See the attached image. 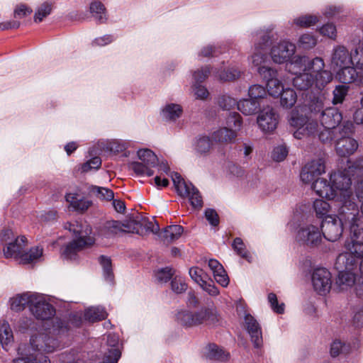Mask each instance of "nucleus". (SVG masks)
Returning <instances> with one entry per match:
<instances>
[{
	"instance_id": "obj_1",
	"label": "nucleus",
	"mask_w": 363,
	"mask_h": 363,
	"mask_svg": "<svg viewBox=\"0 0 363 363\" xmlns=\"http://www.w3.org/2000/svg\"><path fill=\"white\" fill-rule=\"evenodd\" d=\"M353 167L349 166L347 169L330 174L331 186L325 181H318L314 184V191L317 195L336 203L337 218L350 228L354 223L359 228L363 226L362 210L359 211L351 187L350 174Z\"/></svg>"
},
{
	"instance_id": "obj_2",
	"label": "nucleus",
	"mask_w": 363,
	"mask_h": 363,
	"mask_svg": "<svg viewBox=\"0 0 363 363\" xmlns=\"http://www.w3.org/2000/svg\"><path fill=\"white\" fill-rule=\"evenodd\" d=\"M286 69L296 75L293 84L299 90L319 93L333 78L332 72L325 69V62L320 57L310 59L306 55H296L286 64Z\"/></svg>"
},
{
	"instance_id": "obj_3",
	"label": "nucleus",
	"mask_w": 363,
	"mask_h": 363,
	"mask_svg": "<svg viewBox=\"0 0 363 363\" xmlns=\"http://www.w3.org/2000/svg\"><path fill=\"white\" fill-rule=\"evenodd\" d=\"M310 116L307 117L292 111L289 118L291 126L296 128L294 135L301 139L306 135H313L318 130V117L322 111H324L323 101L321 98L312 99L309 104Z\"/></svg>"
},
{
	"instance_id": "obj_4",
	"label": "nucleus",
	"mask_w": 363,
	"mask_h": 363,
	"mask_svg": "<svg viewBox=\"0 0 363 363\" xmlns=\"http://www.w3.org/2000/svg\"><path fill=\"white\" fill-rule=\"evenodd\" d=\"M68 331L67 325L57 320L51 328H45L43 332L33 335L30 345L33 350L40 353H51L60 347V339Z\"/></svg>"
},
{
	"instance_id": "obj_5",
	"label": "nucleus",
	"mask_w": 363,
	"mask_h": 363,
	"mask_svg": "<svg viewBox=\"0 0 363 363\" xmlns=\"http://www.w3.org/2000/svg\"><path fill=\"white\" fill-rule=\"evenodd\" d=\"M65 228L72 232L76 239L69 242L65 247L63 255L67 259H74L77 253L91 245L95 239L91 234V228L86 223L75 220L73 223H66Z\"/></svg>"
},
{
	"instance_id": "obj_6",
	"label": "nucleus",
	"mask_w": 363,
	"mask_h": 363,
	"mask_svg": "<svg viewBox=\"0 0 363 363\" xmlns=\"http://www.w3.org/2000/svg\"><path fill=\"white\" fill-rule=\"evenodd\" d=\"M105 228L107 229L108 235H116L120 232L137 234L147 232L157 233L160 229L158 224L141 215H137L125 223L116 220L108 221L105 225Z\"/></svg>"
},
{
	"instance_id": "obj_7",
	"label": "nucleus",
	"mask_w": 363,
	"mask_h": 363,
	"mask_svg": "<svg viewBox=\"0 0 363 363\" xmlns=\"http://www.w3.org/2000/svg\"><path fill=\"white\" fill-rule=\"evenodd\" d=\"M176 319L181 325L191 328L201 324L215 325L218 322V315L216 308H205L194 313L189 311H179Z\"/></svg>"
},
{
	"instance_id": "obj_8",
	"label": "nucleus",
	"mask_w": 363,
	"mask_h": 363,
	"mask_svg": "<svg viewBox=\"0 0 363 363\" xmlns=\"http://www.w3.org/2000/svg\"><path fill=\"white\" fill-rule=\"evenodd\" d=\"M347 252L344 254L349 255V262L352 261L363 275V226L359 228L356 223L350 227V238L345 242Z\"/></svg>"
},
{
	"instance_id": "obj_9",
	"label": "nucleus",
	"mask_w": 363,
	"mask_h": 363,
	"mask_svg": "<svg viewBox=\"0 0 363 363\" xmlns=\"http://www.w3.org/2000/svg\"><path fill=\"white\" fill-rule=\"evenodd\" d=\"M342 119V114L336 108H325L318 117L320 124L318 125V130L315 134H318L319 139L323 143L330 141L333 130L340 124Z\"/></svg>"
},
{
	"instance_id": "obj_10",
	"label": "nucleus",
	"mask_w": 363,
	"mask_h": 363,
	"mask_svg": "<svg viewBox=\"0 0 363 363\" xmlns=\"http://www.w3.org/2000/svg\"><path fill=\"white\" fill-rule=\"evenodd\" d=\"M349 259L347 254H340L336 259L335 268L339 272L336 284L340 291L347 290L355 283L357 266Z\"/></svg>"
},
{
	"instance_id": "obj_11",
	"label": "nucleus",
	"mask_w": 363,
	"mask_h": 363,
	"mask_svg": "<svg viewBox=\"0 0 363 363\" xmlns=\"http://www.w3.org/2000/svg\"><path fill=\"white\" fill-rule=\"evenodd\" d=\"M0 243L5 245L3 249L6 258L18 260L26 245L25 236H16L11 229H4L0 233Z\"/></svg>"
},
{
	"instance_id": "obj_12",
	"label": "nucleus",
	"mask_w": 363,
	"mask_h": 363,
	"mask_svg": "<svg viewBox=\"0 0 363 363\" xmlns=\"http://www.w3.org/2000/svg\"><path fill=\"white\" fill-rule=\"evenodd\" d=\"M174 186L177 194L182 197H188L191 205L194 208H200L203 206L202 197L199 190L190 182L184 181L179 173L172 176Z\"/></svg>"
},
{
	"instance_id": "obj_13",
	"label": "nucleus",
	"mask_w": 363,
	"mask_h": 363,
	"mask_svg": "<svg viewBox=\"0 0 363 363\" xmlns=\"http://www.w3.org/2000/svg\"><path fill=\"white\" fill-rule=\"evenodd\" d=\"M255 40L254 52L251 56L252 64L259 68L265 65L267 60L266 50L269 45V41L271 39L270 31L269 30L261 29L253 33Z\"/></svg>"
},
{
	"instance_id": "obj_14",
	"label": "nucleus",
	"mask_w": 363,
	"mask_h": 363,
	"mask_svg": "<svg viewBox=\"0 0 363 363\" xmlns=\"http://www.w3.org/2000/svg\"><path fill=\"white\" fill-rule=\"evenodd\" d=\"M325 172V160L323 158L318 157L313 159L308 162L301 172L300 178L305 184H311L312 189L314 190V184L318 181H325L329 183L331 186L333 183L330 179L328 182L325 179L320 178L319 177Z\"/></svg>"
},
{
	"instance_id": "obj_15",
	"label": "nucleus",
	"mask_w": 363,
	"mask_h": 363,
	"mask_svg": "<svg viewBox=\"0 0 363 363\" xmlns=\"http://www.w3.org/2000/svg\"><path fill=\"white\" fill-rule=\"evenodd\" d=\"M357 55L353 57L349 49L342 45H336L333 47L330 56V67L333 70L350 65L357 67Z\"/></svg>"
},
{
	"instance_id": "obj_16",
	"label": "nucleus",
	"mask_w": 363,
	"mask_h": 363,
	"mask_svg": "<svg viewBox=\"0 0 363 363\" xmlns=\"http://www.w3.org/2000/svg\"><path fill=\"white\" fill-rule=\"evenodd\" d=\"M322 238L321 228L313 224L301 227L296 235L298 242L310 247H315L320 245Z\"/></svg>"
},
{
	"instance_id": "obj_17",
	"label": "nucleus",
	"mask_w": 363,
	"mask_h": 363,
	"mask_svg": "<svg viewBox=\"0 0 363 363\" xmlns=\"http://www.w3.org/2000/svg\"><path fill=\"white\" fill-rule=\"evenodd\" d=\"M29 310L33 315L41 320H47L55 314L52 306L39 294H33L31 298Z\"/></svg>"
},
{
	"instance_id": "obj_18",
	"label": "nucleus",
	"mask_w": 363,
	"mask_h": 363,
	"mask_svg": "<svg viewBox=\"0 0 363 363\" xmlns=\"http://www.w3.org/2000/svg\"><path fill=\"white\" fill-rule=\"evenodd\" d=\"M345 225L335 216H328L322 222V236L330 242H335L340 239L343 232V225Z\"/></svg>"
},
{
	"instance_id": "obj_19",
	"label": "nucleus",
	"mask_w": 363,
	"mask_h": 363,
	"mask_svg": "<svg viewBox=\"0 0 363 363\" xmlns=\"http://www.w3.org/2000/svg\"><path fill=\"white\" fill-rule=\"evenodd\" d=\"M312 284L314 290L320 295H326L331 289L330 272L325 268L315 269L312 274Z\"/></svg>"
},
{
	"instance_id": "obj_20",
	"label": "nucleus",
	"mask_w": 363,
	"mask_h": 363,
	"mask_svg": "<svg viewBox=\"0 0 363 363\" xmlns=\"http://www.w3.org/2000/svg\"><path fill=\"white\" fill-rule=\"evenodd\" d=\"M257 123L262 132L271 133L277 127L279 116L273 108L267 107L259 112Z\"/></svg>"
},
{
	"instance_id": "obj_21",
	"label": "nucleus",
	"mask_w": 363,
	"mask_h": 363,
	"mask_svg": "<svg viewBox=\"0 0 363 363\" xmlns=\"http://www.w3.org/2000/svg\"><path fill=\"white\" fill-rule=\"evenodd\" d=\"M295 45L286 41H281L271 49V57L275 63L281 64L287 62L295 53Z\"/></svg>"
},
{
	"instance_id": "obj_22",
	"label": "nucleus",
	"mask_w": 363,
	"mask_h": 363,
	"mask_svg": "<svg viewBox=\"0 0 363 363\" xmlns=\"http://www.w3.org/2000/svg\"><path fill=\"white\" fill-rule=\"evenodd\" d=\"M245 325L254 347L261 348L263 344L262 333L258 322L250 314H246Z\"/></svg>"
},
{
	"instance_id": "obj_23",
	"label": "nucleus",
	"mask_w": 363,
	"mask_h": 363,
	"mask_svg": "<svg viewBox=\"0 0 363 363\" xmlns=\"http://www.w3.org/2000/svg\"><path fill=\"white\" fill-rule=\"evenodd\" d=\"M106 342L110 347L108 352L104 357L103 362L99 363H117L121 354L119 348L118 335L114 333H108Z\"/></svg>"
},
{
	"instance_id": "obj_24",
	"label": "nucleus",
	"mask_w": 363,
	"mask_h": 363,
	"mask_svg": "<svg viewBox=\"0 0 363 363\" xmlns=\"http://www.w3.org/2000/svg\"><path fill=\"white\" fill-rule=\"evenodd\" d=\"M358 147V142L350 136H342L335 144L336 152L340 157H348L354 154Z\"/></svg>"
},
{
	"instance_id": "obj_25",
	"label": "nucleus",
	"mask_w": 363,
	"mask_h": 363,
	"mask_svg": "<svg viewBox=\"0 0 363 363\" xmlns=\"http://www.w3.org/2000/svg\"><path fill=\"white\" fill-rule=\"evenodd\" d=\"M66 201L69 203V206L74 211L84 213L92 205V201L89 200L78 192H70L67 194Z\"/></svg>"
},
{
	"instance_id": "obj_26",
	"label": "nucleus",
	"mask_w": 363,
	"mask_h": 363,
	"mask_svg": "<svg viewBox=\"0 0 363 363\" xmlns=\"http://www.w3.org/2000/svg\"><path fill=\"white\" fill-rule=\"evenodd\" d=\"M238 134L235 130H233L227 127L220 128L213 131L211 138L218 143L220 144H229L233 143Z\"/></svg>"
},
{
	"instance_id": "obj_27",
	"label": "nucleus",
	"mask_w": 363,
	"mask_h": 363,
	"mask_svg": "<svg viewBox=\"0 0 363 363\" xmlns=\"http://www.w3.org/2000/svg\"><path fill=\"white\" fill-rule=\"evenodd\" d=\"M354 65H350L337 68L336 78L343 84H350L354 82L357 77V72L354 67Z\"/></svg>"
},
{
	"instance_id": "obj_28",
	"label": "nucleus",
	"mask_w": 363,
	"mask_h": 363,
	"mask_svg": "<svg viewBox=\"0 0 363 363\" xmlns=\"http://www.w3.org/2000/svg\"><path fill=\"white\" fill-rule=\"evenodd\" d=\"M33 294L26 293L17 295L11 298V309L14 311H21L26 306L30 308L31 298Z\"/></svg>"
},
{
	"instance_id": "obj_29",
	"label": "nucleus",
	"mask_w": 363,
	"mask_h": 363,
	"mask_svg": "<svg viewBox=\"0 0 363 363\" xmlns=\"http://www.w3.org/2000/svg\"><path fill=\"white\" fill-rule=\"evenodd\" d=\"M183 233V228L179 225H169L165 228L160 234L164 242L169 243L177 240Z\"/></svg>"
},
{
	"instance_id": "obj_30",
	"label": "nucleus",
	"mask_w": 363,
	"mask_h": 363,
	"mask_svg": "<svg viewBox=\"0 0 363 363\" xmlns=\"http://www.w3.org/2000/svg\"><path fill=\"white\" fill-rule=\"evenodd\" d=\"M43 252V248L38 246L30 248L28 252H26L23 249V252L21 255L18 261L23 264L36 262L42 257Z\"/></svg>"
},
{
	"instance_id": "obj_31",
	"label": "nucleus",
	"mask_w": 363,
	"mask_h": 363,
	"mask_svg": "<svg viewBox=\"0 0 363 363\" xmlns=\"http://www.w3.org/2000/svg\"><path fill=\"white\" fill-rule=\"evenodd\" d=\"M13 342V335L9 324L4 322L0 327V342L5 350H9V346Z\"/></svg>"
},
{
	"instance_id": "obj_32",
	"label": "nucleus",
	"mask_w": 363,
	"mask_h": 363,
	"mask_svg": "<svg viewBox=\"0 0 363 363\" xmlns=\"http://www.w3.org/2000/svg\"><path fill=\"white\" fill-rule=\"evenodd\" d=\"M107 313L101 306L90 307L85 311L84 318L90 322L99 321L105 319Z\"/></svg>"
},
{
	"instance_id": "obj_33",
	"label": "nucleus",
	"mask_w": 363,
	"mask_h": 363,
	"mask_svg": "<svg viewBox=\"0 0 363 363\" xmlns=\"http://www.w3.org/2000/svg\"><path fill=\"white\" fill-rule=\"evenodd\" d=\"M259 106L257 100L243 99L238 103V109L245 115L250 116L255 113Z\"/></svg>"
},
{
	"instance_id": "obj_34",
	"label": "nucleus",
	"mask_w": 363,
	"mask_h": 363,
	"mask_svg": "<svg viewBox=\"0 0 363 363\" xmlns=\"http://www.w3.org/2000/svg\"><path fill=\"white\" fill-rule=\"evenodd\" d=\"M23 350L21 347L18 348V354L21 356L14 359V363H50V360L46 356H41L40 359H38L37 356L24 354L22 352Z\"/></svg>"
},
{
	"instance_id": "obj_35",
	"label": "nucleus",
	"mask_w": 363,
	"mask_h": 363,
	"mask_svg": "<svg viewBox=\"0 0 363 363\" xmlns=\"http://www.w3.org/2000/svg\"><path fill=\"white\" fill-rule=\"evenodd\" d=\"M180 105L176 104H167L162 109V116L166 120L175 121L182 113Z\"/></svg>"
},
{
	"instance_id": "obj_36",
	"label": "nucleus",
	"mask_w": 363,
	"mask_h": 363,
	"mask_svg": "<svg viewBox=\"0 0 363 363\" xmlns=\"http://www.w3.org/2000/svg\"><path fill=\"white\" fill-rule=\"evenodd\" d=\"M206 355L208 358L215 360H226L228 357V353L225 352L218 345L212 344L206 347Z\"/></svg>"
},
{
	"instance_id": "obj_37",
	"label": "nucleus",
	"mask_w": 363,
	"mask_h": 363,
	"mask_svg": "<svg viewBox=\"0 0 363 363\" xmlns=\"http://www.w3.org/2000/svg\"><path fill=\"white\" fill-rule=\"evenodd\" d=\"M318 43L316 36L310 33L302 34L298 41L297 45L299 48L303 50H311L314 48Z\"/></svg>"
},
{
	"instance_id": "obj_38",
	"label": "nucleus",
	"mask_w": 363,
	"mask_h": 363,
	"mask_svg": "<svg viewBox=\"0 0 363 363\" xmlns=\"http://www.w3.org/2000/svg\"><path fill=\"white\" fill-rule=\"evenodd\" d=\"M241 76V72L237 67H230L222 72H218L215 77L222 82L233 81Z\"/></svg>"
},
{
	"instance_id": "obj_39",
	"label": "nucleus",
	"mask_w": 363,
	"mask_h": 363,
	"mask_svg": "<svg viewBox=\"0 0 363 363\" xmlns=\"http://www.w3.org/2000/svg\"><path fill=\"white\" fill-rule=\"evenodd\" d=\"M89 9L92 16L97 21L103 23L106 20V9L101 2L96 1L92 2Z\"/></svg>"
},
{
	"instance_id": "obj_40",
	"label": "nucleus",
	"mask_w": 363,
	"mask_h": 363,
	"mask_svg": "<svg viewBox=\"0 0 363 363\" xmlns=\"http://www.w3.org/2000/svg\"><path fill=\"white\" fill-rule=\"evenodd\" d=\"M138 156L142 161L141 162L150 165V167H155L157 164L158 160L157 155L150 149H141L138 151Z\"/></svg>"
},
{
	"instance_id": "obj_41",
	"label": "nucleus",
	"mask_w": 363,
	"mask_h": 363,
	"mask_svg": "<svg viewBox=\"0 0 363 363\" xmlns=\"http://www.w3.org/2000/svg\"><path fill=\"white\" fill-rule=\"evenodd\" d=\"M319 21V18L315 15H303L295 18L293 20V25L300 28H308Z\"/></svg>"
},
{
	"instance_id": "obj_42",
	"label": "nucleus",
	"mask_w": 363,
	"mask_h": 363,
	"mask_svg": "<svg viewBox=\"0 0 363 363\" xmlns=\"http://www.w3.org/2000/svg\"><path fill=\"white\" fill-rule=\"evenodd\" d=\"M279 96L281 106L286 108L292 107L296 102L297 96L292 89H283Z\"/></svg>"
},
{
	"instance_id": "obj_43",
	"label": "nucleus",
	"mask_w": 363,
	"mask_h": 363,
	"mask_svg": "<svg viewBox=\"0 0 363 363\" xmlns=\"http://www.w3.org/2000/svg\"><path fill=\"white\" fill-rule=\"evenodd\" d=\"M313 208L318 218H326L330 210V204L323 199H315L313 201Z\"/></svg>"
},
{
	"instance_id": "obj_44",
	"label": "nucleus",
	"mask_w": 363,
	"mask_h": 363,
	"mask_svg": "<svg viewBox=\"0 0 363 363\" xmlns=\"http://www.w3.org/2000/svg\"><path fill=\"white\" fill-rule=\"evenodd\" d=\"M129 167L138 176L151 177L154 174L151 169L152 167L143 162H133L130 164Z\"/></svg>"
},
{
	"instance_id": "obj_45",
	"label": "nucleus",
	"mask_w": 363,
	"mask_h": 363,
	"mask_svg": "<svg viewBox=\"0 0 363 363\" xmlns=\"http://www.w3.org/2000/svg\"><path fill=\"white\" fill-rule=\"evenodd\" d=\"M99 261L103 268L105 279L109 282H112L113 279V274L111 259L108 257L101 255L99 257Z\"/></svg>"
},
{
	"instance_id": "obj_46",
	"label": "nucleus",
	"mask_w": 363,
	"mask_h": 363,
	"mask_svg": "<svg viewBox=\"0 0 363 363\" xmlns=\"http://www.w3.org/2000/svg\"><path fill=\"white\" fill-rule=\"evenodd\" d=\"M225 123L228 128L235 130L238 133L242 124L240 115L237 112L230 113L226 118Z\"/></svg>"
},
{
	"instance_id": "obj_47",
	"label": "nucleus",
	"mask_w": 363,
	"mask_h": 363,
	"mask_svg": "<svg viewBox=\"0 0 363 363\" xmlns=\"http://www.w3.org/2000/svg\"><path fill=\"white\" fill-rule=\"evenodd\" d=\"M212 147V142L209 137H199L196 141V150L201 155L208 154Z\"/></svg>"
},
{
	"instance_id": "obj_48",
	"label": "nucleus",
	"mask_w": 363,
	"mask_h": 363,
	"mask_svg": "<svg viewBox=\"0 0 363 363\" xmlns=\"http://www.w3.org/2000/svg\"><path fill=\"white\" fill-rule=\"evenodd\" d=\"M233 248L239 256L247 259L248 262H250L251 256L246 250L245 245L241 238H235L233 242Z\"/></svg>"
},
{
	"instance_id": "obj_49",
	"label": "nucleus",
	"mask_w": 363,
	"mask_h": 363,
	"mask_svg": "<svg viewBox=\"0 0 363 363\" xmlns=\"http://www.w3.org/2000/svg\"><path fill=\"white\" fill-rule=\"evenodd\" d=\"M267 91L272 96L277 97L283 91L281 82L277 78L267 82Z\"/></svg>"
},
{
	"instance_id": "obj_50",
	"label": "nucleus",
	"mask_w": 363,
	"mask_h": 363,
	"mask_svg": "<svg viewBox=\"0 0 363 363\" xmlns=\"http://www.w3.org/2000/svg\"><path fill=\"white\" fill-rule=\"evenodd\" d=\"M52 10V4L45 2L41 4L36 10L34 16V21L35 23L41 22L44 18L48 16Z\"/></svg>"
},
{
	"instance_id": "obj_51",
	"label": "nucleus",
	"mask_w": 363,
	"mask_h": 363,
	"mask_svg": "<svg viewBox=\"0 0 363 363\" xmlns=\"http://www.w3.org/2000/svg\"><path fill=\"white\" fill-rule=\"evenodd\" d=\"M189 273L191 278L199 286L203 284V282L208 278L206 273L202 269L197 267L190 268Z\"/></svg>"
},
{
	"instance_id": "obj_52",
	"label": "nucleus",
	"mask_w": 363,
	"mask_h": 363,
	"mask_svg": "<svg viewBox=\"0 0 363 363\" xmlns=\"http://www.w3.org/2000/svg\"><path fill=\"white\" fill-rule=\"evenodd\" d=\"M106 148L113 152H121L128 148V143L121 140H112L106 143Z\"/></svg>"
},
{
	"instance_id": "obj_53",
	"label": "nucleus",
	"mask_w": 363,
	"mask_h": 363,
	"mask_svg": "<svg viewBox=\"0 0 363 363\" xmlns=\"http://www.w3.org/2000/svg\"><path fill=\"white\" fill-rule=\"evenodd\" d=\"M92 191L96 194L99 199L102 200L111 201L114 197L113 191L108 188L95 186L92 188Z\"/></svg>"
},
{
	"instance_id": "obj_54",
	"label": "nucleus",
	"mask_w": 363,
	"mask_h": 363,
	"mask_svg": "<svg viewBox=\"0 0 363 363\" xmlns=\"http://www.w3.org/2000/svg\"><path fill=\"white\" fill-rule=\"evenodd\" d=\"M348 86L346 85L337 86L333 91V103L337 104L342 103L347 95Z\"/></svg>"
},
{
	"instance_id": "obj_55",
	"label": "nucleus",
	"mask_w": 363,
	"mask_h": 363,
	"mask_svg": "<svg viewBox=\"0 0 363 363\" xmlns=\"http://www.w3.org/2000/svg\"><path fill=\"white\" fill-rule=\"evenodd\" d=\"M257 72L267 82L277 77V70L266 65L259 67Z\"/></svg>"
},
{
	"instance_id": "obj_56",
	"label": "nucleus",
	"mask_w": 363,
	"mask_h": 363,
	"mask_svg": "<svg viewBox=\"0 0 363 363\" xmlns=\"http://www.w3.org/2000/svg\"><path fill=\"white\" fill-rule=\"evenodd\" d=\"M172 289L177 294L184 292L187 289V284L181 277H175L171 282Z\"/></svg>"
},
{
	"instance_id": "obj_57",
	"label": "nucleus",
	"mask_w": 363,
	"mask_h": 363,
	"mask_svg": "<svg viewBox=\"0 0 363 363\" xmlns=\"http://www.w3.org/2000/svg\"><path fill=\"white\" fill-rule=\"evenodd\" d=\"M218 106L223 110H229L238 105L236 99L227 95H223L218 99Z\"/></svg>"
},
{
	"instance_id": "obj_58",
	"label": "nucleus",
	"mask_w": 363,
	"mask_h": 363,
	"mask_svg": "<svg viewBox=\"0 0 363 363\" xmlns=\"http://www.w3.org/2000/svg\"><path fill=\"white\" fill-rule=\"evenodd\" d=\"M288 155V150L284 145L275 147L272 152V157L274 161H283Z\"/></svg>"
},
{
	"instance_id": "obj_59",
	"label": "nucleus",
	"mask_w": 363,
	"mask_h": 363,
	"mask_svg": "<svg viewBox=\"0 0 363 363\" xmlns=\"http://www.w3.org/2000/svg\"><path fill=\"white\" fill-rule=\"evenodd\" d=\"M266 94V89L261 85L255 84L249 89V96L253 100L264 98Z\"/></svg>"
},
{
	"instance_id": "obj_60",
	"label": "nucleus",
	"mask_w": 363,
	"mask_h": 363,
	"mask_svg": "<svg viewBox=\"0 0 363 363\" xmlns=\"http://www.w3.org/2000/svg\"><path fill=\"white\" fill-rule=\"evenodd\" d=\"M319 33L330 39L335 40L337 37L336 27L333 23H327L319 28Z\"/></svg>"
},
{
	"instance_id": "obj_61",
	"label": "nucleus",
	"mask_w": 363,
	"mask_h": 363,
	"mask_svg": "<svg viewBox=\"0 0 363 363\" xmlns=\"http://www.w3.org/2000/svg\"><path fill=\"white\" fill-rule=\"evenodd\" d=\"M268 301L270 303L272 309L277 313L281 314L284 311V303H279L277 295L274 293H270L268 295Z\"/></svg>"
},
{
	"instance_id": "obj_62",
	"label": "nucleus",
	"mask_w": 363,
	"mask_h": 363,
	"mask_svg": "<svg viewBox=\"0 0 363 363\" xmlns=\"http://www.w3.org/2000/svg\"><path fill=\"white\" fill-rule=\"evenodd\" d=\"M101 158L99 157H94L82 164V172H87L91 169H98L101 167Z\"/></svg>"
},
{
	"instance_id": "obj_63",
	"label": "nucleus",
	"mask_w": 363,
	"mask_h": 363,
	"mask_svg": "<svg viewBox=\"0 0 363 363\" xmlns=\"http://www.w3.org/2000/svg\"><path fill=\"white\" fill-rule=\"evenodd\" d=\"M210 74V69L208 67L201 68L195 71L193 74L194 84H199L203 82Z\"/></svg>"
},
{
	"instance_id": "obj_64",
	"label": "nucleus",
	"mask_w": 363,
	"mask_h": 363,
	"mask_svg": "<svg viewBox=\"0 0 363 363\" xmlns=\"http://www.w3.org/2000/svg\"><path fill=\"white\" fill-rule=\"evenodd\" d=\"M341 352H348L346 346L340 340H335L330 347V354L333 357L339 355Z\"/></svg>"
}]
</instances>
